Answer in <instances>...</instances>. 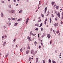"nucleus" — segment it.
<instances>
[{
    "label": "nucleus",
    "instance_id": "obj_41",
    "mask_svg": "<svg viewBox=\"0 0 63 63\" xmlns=\"http://www.w3.org/2000/svg\"><path fill=\"white\" fill-rule=\"evenodd\" d=\"M28 21H27V20H26V24H27V23H28Z\"/></svg>",
    "mask_w": 63,
    "mask_h": 63
},
{
    "label": "nucleus",
    "instance_id": "obj_47",
    "mask_svg": "<svg viewBox=\"0 0 63 63\" xmlns=\"http://www.w3.org/2000/svg\"><path fill=\"white\" fill-rule=\"evenodd\" d=\"M38 19H41V17H39V18H38Z\"/></svg>",
    "mask_w": 63,
    "mask_h": 63
},
{
    "label": "nucleus",
    "instance_id": "obj_27",
    "mask_svg": "<svg viewBox=\"0 0 63 63\" xmlns=\"http://www.w3.org/2000/svg\"><path fill=\"white\" fill-rule=\"evenodd\" d=\"M20 51H21V52H22V49L21 48L20 50Z\"/></svg>",
    "mask_w": 63,
    "mask_h": 63
},
{
    "label": "nucleus",
    "instance_id": "obj_20",
    "mask_svg": "<svg viewBox=\"0 0 63 63\" xmlns=\"http://www.w3.org/2000/svg\"><path fill=\"white\" fill-rule=\"evenodd\" d=\"M8 7L9 8H12V6H11V5H9Z\"/></svg>",
    "mask_w": 63,
    "mask_h": 63
},
{
    "label": "nucleus",
    "instance_id": "obj_44",
    "mask_svg": "<svg viewBox=\"0 0 63 63\" xmlns=\"http://www.w3.org/2000/svg\"><path fill=\"white\" fill-rule=\"evenodd\" d=\"M29 61H30V60H31V58H29Z\"/></svg>",
    "mask_w": 63,
    "mask_h": 63
},
{
    "label": "nucleus",
    "instance_id": "obj_7",
    "mask_svg": "<svg viewBox=\"0 0 63 63\" xmlns=\"http://www.w3.org/2000/svg\"><path fill=\"white\" fill-rule=\"evenodd\" d=\"M22 20V18H20L19 19H18L17 20V21H21V20Z\"/></svg>",
    "mask_w": 63,
    "mask_h": 63
},
{
    "label": "nucleus",
    "instance_id": "obj_49",
    "mask_svg": "<svg viewBox=\"0 0 63 63\" xmlns=\"http://www.w3.org/2000/svg\"><path fill=\"white\" fill-rule=\"evenodd\" d=\"M32 32H30V35H31V33H32Z\"/></svg>",
    "mask_w": 63,
    "mask_h": 63
},
{
    "label": "nucleus",
    "instance_id": "obj_33",
    "mask_svg": "<svg viewBox=\"0 0 63 63\" xmlns=\"http://www.w3.org/2000/svg\"><path fill=\"white\" fill-rule=\"evenodd\" d=\"M55 19L56 21H57V18L56 17L55 18Z\"/></svg>",
    "mask_w": 63,
    "mask_h": 63
},
{
    "label": "nucleus",
    "instance_id": "obj_38",
    "mask_svg": "<svg viewBox=\"0 0 63 63\" xmlns=\"http://www.w3.org/2000/svg\"><path fill=\"white\" fill-rule=\"evenodd\" d=\"M29 18H27V20H27L28 21V20H29Z\"/></svg>",
    "mask_w": 63,
    "mask_h": 63
},
{
    "label": "nucleus",
    "instance_id": "obj_14",
    "mask_svg": "<svg viewBox=\"0 0 63 63\" xmlns=\"http://www.w3.org/2000/svg\"><path fill=\"white\" fill-rule=\"evenodd\" d=\"M6 42H4V43H3V46H4L6 45Z\"/></svg>",
    "mask_w": 63,
    "mask_h": 63
},
{
    "label": "nucleus",
    "instance_id": "obj_13",
    "mask_svg": "<svg viewBox=\"0 0 63 63\" xmlns=\"http://www.w3.org/2000/svg\"><path fill=\"white\" fill-rule=\"evenodd\" d=\"M22 12V10H20V11H19V13H21Z\"/></svg>",
    "mask_w": 63,
    "mask_h": 63
},
{
    "label": "nucleus",
    "instance_id": "obj_63",
    "mask_svg": "<svg viewBox=\"0 0 63 63\" xmlns=\"http://www.w3.org/2000/svg\"><path fill=\"white\" fill-rule=\"evenodd\" d=\"M50 30H51V31H52V29L51 28L50 29Z\"/></svg>",
    "mask_w": 63,
    "mask_h": 63
},
{
    "label": "nucleus",
    "instance_id": "obj_16",
    "mask_svg": "<svg viewBox=\"0 0 63 63\" xmlns=\"http://www.w3.org/2000/svg\"><path fill=\"white\" fill-rule=\"evenodd\" d=\"M17 24H18V23H15V26H16V25H17Z\"/></svg>",
    "mask_w": 63,
    "mask_h": 63
},
{
    "label": "nucleus",
    "instance_id": "obj_24",
    "mask_svg": "<svg viewBox=\"0 0 63 63\" xmlns=\"http://www.w3.org/2000/svg\"><path fill=\"white\" fill-rule=\"evenodd\" d=\"M43 25V23H41L40 24V26H39V27H41Z\"/></svg>",
    "mask_w": 63,
    "mask_h": 63
},
{
    "label": "nucleus",
    "instance_id": "obj_4",
    "mask_svg": "<svg viewBox=\"0 0 63 63\" xmlns=\"http://www.w3.org/2000/svg\"><path fill=\"white\" fill-rule=\"evenodd\" d=\"M59 8V6H56V10H58V9Z\"/></svg>",
    "mask_w": 63,
    "mask_h": 63
},
{
    "label": "nucleus",
    "instance_id": "obj_36",
    "mask_svg": "<svg viewBox=\"0 0 63 63\" xmlns=\"http://www.w3.org/2000/svg\"><path fill=\"white\" fill-rule=\"evenodd\" d=\"M52 43V40H51L50 41V44H51V43Z\"/></svg>",
    "mask_w": 63,
    "mask_h": 63
},
{
    "label": "nucleus",
    "instance_id": "obj_9",
    "mask_svg": "<svg viewBox=\"0 0 63 63\" xmlns=\"http://www.w3.org/2000/svg\"><path fill=\"white\" fill-rule=\"evenodd\" d=\"M55 3V2H53V1H52V2L51 4L52 6H53V5Z\"/></svg>",
    "mask_w": 63,
    "mask_h": 63
},
{
    "label": "nucleus",
    "instance_id": "obj_48",
    "mask_svg": "<svg viewBox=\"0 0 63 63\" xmlns=\"http://www.w3.org/2000/svg\"><path fill=\"white\" fill-rule=\"evenodd\" d=\"M41 31H43V28H41Z\"/></svg>",
    "mask_w": 63,
    "mask_h": 63
},
{
    "label": "nucleus",
    "instance_id": "obj_22",
    "mask_svg": "<svg viewBox=\"0 0 63 63\" xmlns=\"http://www.w3.org/2000/svg\"><path fill=\"white\" fill-rule=\"evenodd\" d=\"M41 16H42V17H44V15H43L42 14H41Z\"/></svg>",
    "mask_w": 63,
    "mask_h": 63
},
{
    "label": "nucleus",
    "instance_id": "obj_23",
    "mask_svg": "<svg viewBox=\"0 0 63 63\" xmlns=\"http://www.w3.org/2000/svg\"><path fill=\"white\" fill-rule=\"evenodd\" d=\"M47 10V7H46L45 9V11H46Z\"/></svg>",
    "mask_w": 63,
    "mask_h": 63
},
{
    "label": "nucleus",
    "instance_id": "obj_62",
    "mask_svg": "<svg viewBox=\"0 0 63 63\" xmlns=\"http://www.w3.org/2000/svg\"><path fill=\"white\" fill-rule=\"evenodd\" d=\"M61 19H63V16H62V17Z\"/></svg>",
    "mask_w": 63,
    "mask_h": 63
},
{
    "label": "nucleus",
    "instance_id": "obj_46",
    "mask_svg": "<svg viewBox=\"0 0 63 63\" xmlns=\"http://www.w3.org/2000/svg\"><path fill=\"white\" fill-rule=\"evenodd\" d=\"M62 23H63V22H62V21H61V24H62Z\"/></svg>",
    "mask_w": 63,
    "mask_h": 63
},
{
    "label": "nucleus",
    "instance_id": "obj_2",
    "mask_svg": "<svg viewBox=\"0 0 63 63\" xmlns=\"http://www.w3.org/2000/svg\"><path fill=\"white\" fill-rule=\"evenodd\" d=\"M47 37H48V39H50V34H48L47 35Z\"/></svg>",
    "mask_w": 63,
    "mask_h": 63
},
{
    "label": "nucleus",
    "instance_id": "obj_25",
    "mask_svg": "<svg viewBox=\"0 0 63 63\" xmlns=\"http://www.w3.org/2000/svg\"><path fill=\"white\" fill-rule=\"evenodd\" d=\"M11 19H12V20H15V19H15V18H13L12 17L11 18Z\"/></svg>",
    "mask_w": 63,
    "mask_h": 63
},
{
    "label": "nucleus",
    "instance_id": "obj_56",
    "mask_svg": "<svg viewBox=\"0 0 63 63\" xmlns=\"http://www.w3.org/2000/svg\"><path fill=\"white\" fill-rule=\"evenodd\" d=\"M56 4H55V5H54V7H55V6H56Z\"/></svg>",
    "mask_w": 63,
    "mask_h": 63
},
{
    "label": "nucleus",
    "instance_id": "obj_28",
    "mask_svg": "<svg viewBox=\"0 0 63 63\" xmlns=\"http://www.w3.org/2000/svg\"><path fill=\"white\" fill-rule=\"evenodd\" d=\"M8 55H9V54H7V55H6V56H5L6 58H7V57H8Z\"/></svg>",
    "mask_w": 63,
    "mask_h": 63
},
{
    "label": "nucleus",
    "instance_id": "obj_43",
    "mask_svg": "<svg viewBox=\"0 0 63 63\" xmlns=\"http://www.w3.org/2000/svg\"><path fill=\"white\" fill-rule=\"evenodd\" d=\"M43 63H45V60H44L43 61Z\"/></svg>",
    "mask_w": 63,
    "mask_h": 63
},
{
    "label": "nucleus",
    "instance_id": "obj_45",
    "mask_svg": "<svg viewBox=\"0 0 63 63\" xmlns=\"http://www.w3.org/2000/svg\"><path fill=\"white\" fill-rule=\"evenodd\" d=\"M14 2H16V0H13Z\"/></svg>",
    "mask_w": 63,
    "mask_h": 63
},
{
    "label": "nucleus",
    "instance_id": "obj_51",
    "mask_svg": "<svg viewBox=\"0 0 63 63\" xmlns=\"http://www.w3.org/2000/svg\"><path fill=\"white\" fill-rule=\"evenodd\" d=\"M16 41V39H15L14 40V42H15Z\"/></svg>",
    "mask_w": 63,
    "mask_h": 63
},
{
    "label": "nucleus",
    "instance_id": "obj_8",
    "mask_svg": "<svg viewBox=\"0 0 63 63\" xmlns=\"http://www.w3.org/2000/svg\"><path fill=\"white\" fill-rule=\"evenodd\" d=\"M47 18L46 19L45 21V24H46V23H47Z\"/></svg>",
    "mask_w": 63,
    "mask_h": 63
},
{
    "label": "nucleus",
    "instance_id": "obj_12",
    "mask_svg": "<svg viewBox=\"0 0 63 63\" xmlns=\"http://www.w3.org/2000/svg\"><path fill=\"white\" fill-rule=\"evenodd\" d=\"M29 53V50H27L26 52V53L27 54H28Z\"/></svg>",
    "mask_w": 63,
    "mask_h": 63
},
{
    "label": "nucleus",
    "instance_id": "obj_32",
    "mask_svg": "<svg viewBox=\"0 0 63 63\" xmlns=\"http://www.w3.org/2000/svg\"><path fill=\"white\" fill-rule=\"evenodd\" d=\"M39 30V29L38 28H36V29H35V30Z\"/></svg>",
    "mask_w": 63,
    "mask_h": 63
},
{
    "label": "nucleus",
    "instance_id": "obj_10",
    "mask_svg": "<svg viewBox=\"0 0 63 63\" xmlns=\"http://www.w3.org/2000/svg\"><path fill=\"white\" fill-rule=\"evenodd\" d=\"M1 17H3V16H4V15H3V13H1Z\"/></svg>",
    "mask_w": 63,
    "mask_h": 63
},
{
    "label": "nucleus",
    "instance_id": "obj_52",
    "mask_svg": "<svg viewBox=\"0 0 63 63\" xmlns=\"http://www.w3.org/2000/svg\"><path fill=\"white\" fill-rule=\"evenodd\" d=\"M53 32H54V33H55V32H54V30H53Z\"/></svg>",
    "mask_w": 63,
    "mask_h": 63
},
{
    "label": "nucleus",
    "instance_id": "obj_1",
    "mask_svg": "<svg viewBox=\"0 0 63 63\" xmlns=\"http://www.w3.org/2000/svg\"><path fill=\"white\" fill-rule=\"evenodd\" d=\"M58 14H57V15L58 16V17H59V18H60V14L59 12L58 13Z\"/></svg>",
    "mask_w": 63,
    "mask_h": 63
},
{
    "label": "nucleus",
    "instance_id": "obj_57",
    "mask_svg": "<svg viewBox=\"0 0 63 63\" xmlns=\"http://www.w3.org/2000/svg\"><path fill=\"white\" fill-rule=\"evenodd\" d=\"M47 1L46 3V5H47Z\"/></svg>",
    "mask_w": 63,
    "mask_h": 63
},
{
    "label": "nucleus",
    "instance_id": "obj_50",
    "mask_svg": "<svg viewBox=\"0 0 63 63\" xmlns=\"http://www.w3.org/2000/svg\"><path fill=\"white\" fill-rule=\"evenodd\" d=\"M4 36H3L2 37V39H4Z\"/></svg>",
    "mask_w": 63,
    "mask_h": 63
},
{
    "label": "nucleus",
    "instance_id": "obj_29",
    "mask_svg": "<svg viewBox=\"0 0 63 63\" xmlns=\"http://www.w3.org/2000/svg\"><path fill=\"white\" fill-rule=\"evenodd\" d=\"M52 62L53 63H56V62H55L53 61V60H52Z\"/></svg>",
    "mask_w": 63,
    "mask_h": 63
},
{
    "label": "nucleus",
    "instance_id": "obj_26",
    "mask_svg": "<svg viewBox=\"0 0 63 63\" xmlns=\"http://www.w3.org/2000/svg\"><path fill=\"white\" fill-rule=\"evenodd\" d=\"M41 3H42V2L40 1L39 2V5H41Z\"/></svg>",
    "mask_w": 63,
    "mask_h": 63
},
{
    "label": "nucleus",
    "instance_id": "obj_34",
    "mask_svg": "<svg viewBox=\"0 0 63 63\" xmlns=\"http://www.w3.org/2000/svg\"><path fill=\"white\" fill-rule=\"evenodd\" d=\"M8 18V19L10 21L11 20V18Z\"/></svg>",
    "mask_w": 63,
    "mask_h": 63
},
{
    "label": "nucleus",
    "instance_id": "obj_30",
    "mask_svg": "<svg viewBox=\"0 0 63 63\" xmlns=\"http://www.w3.org/2000/svg\"><path fill=\"white\" fill-rule=\"evenodd\" d=\"M59 31H57L56 32L57 34H58V33H59Z\"/></svg>",
    "mask_w": 63,
    "mask_h": 63
},
{
    "label": "nucleus",
    "instance_id": "obj_39",
    "mask_svg": "<svg viewBox=\"0 0 63 63\" xmlns=\"http://www.w3.org/2000/svg\"><path fill=\"white\" fill-rule=\"evenodd\" d=\"M41 21V19H39L38 20V22H40V21Z\"/></svg>",
    "mask_w": 63,
    "mask_h": 63
},
{
    "label": "nucleus",
    "instance_id": "obj_11",
    "mask_svg": "<svg viewBox=\"0 0 63 63\" xmlns=\"http://www.w3.org/2000/svg\"><path fill=\"white\" fill-rule=\"evenodd\" d=\"M39 61V60L38 59V58H36V62L37 63L38 61Z\"/></svg>",
    "mask_w": 63,
    "mask_h": 63
},
{
    "label": "nucleus",
    "instance_id": "obj_55",
    "mask_svg": "<svg viewBox=\"0 0 63 63\" xmlns=\"http://www.w3.org/2000/svg\"><path fill=\"white\" fill-rule=\"evenodd\" d=\"M4 37H5V38H6V37H7V35H5Z\"/></svg>",
    "mask_w": 63,
    "mask_h": 63
},
{
    "label": "nucleus",
    "instance_id": "obj_6",
    "mask_svg": "<svg viewBox=\"0 0 63 63\" xmlns=\"http://www.w3.org/2000/svg\"><path fill=\"white\" fill-rule=\"evenodd\" d=\"M54 25L55 26H56H56H58V23H57L54 24Z\"/></svg>",
    "mask_w": 63,
    "mask_h": 63
},
{
    "label": "nucleus",
    "instance_id": "obj_31",
    "mask_svg": "<svg viewBox=\"0 0 63 63\" xmlns=\"http://www.w3.org/2000/svg\"><path fill=\"white\" fill-rule=\"evenodd\" d=\"M11 23H10L8 24V26H10V25H11Z\"/></svg>",
    "mask_w": 63,
    "mask_h": 63
},
{
    "label": "nucleus",
    "instance_id": "obj_64",
    "mask_svg": "<svg viewBox=\"0 0 63 63\" xmlns=\"http://www.w3.org/2000/svg\"><path fill=\"white\" fill-rule=\"evenodd\" d=\"M29 40L30 41H32V40H31V39H30Z\"/></svg>",
    "mask_w": 63,
    "mask_h": 63
},
{
    "label": "nucleus",
    "instance_id": "obj_5",
    "mask_svg": "<svg viewBox=\"0 0 63 63\" xmlns=\"http://www.w3.org/2000/svg\"><path fill=\"white\" fill-rule=\"evenodd\" d=\"M31 53L32 54H34V50H31Z\"/></svg>",
    "mask_w": 63,
    "mask_h": 63
},
{
    "label": "nucleus",
    "instance_id": "obj_58",
    "mask_svg": "<svg viewBox=\"0 0 63 63\" xmlns=\"http://www.w3.org/2000/svg\"><path fill=\"white\" fill-rule=\"evenodd\" d=\"M2 3H4V1H2Z\"/></svg>",
    "mask_w": 63,
    "mask_h": 63
},
{
    "label": "nucleus",
    "instance_id": "obj_37",
    "mask_svg": "<svg viewBox=\"0 0 63 63\" xmlns=\"http://www.w3.org/2000/svg\"><path fill=\"white\" fill-rule=\"evenodd\" d=\"M49 63H51V60L50 59H49Z\"/></svg>",
    "mask_w": 63,
    "mask_h": 63
},
{
    "label": "nucleus",
    "instance_id": "obj_61",
    "mask_svg": "<svg viewBox=\"0 0 63 63\" xmlns=\"http://www.w3.org/2000/svg\"><path fill=\"white\" fill-rule=\"evenodd\" d=\"M43 43V41H41V44H42V43Z\"/></svg>",
    "mask_w": 63,
    "mask_h": 63
},
{
    "label": "nucleus",
    "instance_id": "obj_53",
    "mask_svg": "<svg viewBox=\"0 0 63 63\" xmlns=\"http://www.w3.org/2000/svg\"><path fill=\"white\" fill-rule=\"evenodd\" d=\"M49 11H48L47 12V13L48 14H49Z\"/></svg>",
    "mask_w": 63,
    "mask_h": 63
},
{
    "label": "nucleus",
    "instance_id": "obj_42",
    "mask_svg": "<svg viewBox=\"0 0 63 63\" xmlns=\"http://www.w3.org/2000/svg\"><path fill=\"white\" fill-rule=\"evenodd\" d=\"M38 47L39 48H40L41 47V46H39Z\"/></svg>",
    "mask_w": 63,
    "mask_h": 63
},
{
    "label": "nucleus",
    "instance_id": "obj_54",
    "mask_svg": "<svg viewBox=\"0 0 63 63\" xmlns=\"http://www.w3.org/2000/svg\"><path fill=\"white\" fill-rule=\"evenodd\" d=\"M44 35H42V38H43V37H44Z\"/></svg>",
    "mask_w": 63,
    "mask_h": 63
},
{
    "label": "nucleus",
    "instance_id": "obj_3",
    "mask_svg": "<svg viewBox=\"0 0 63 63\" xmlns=\"http://www.w3.org/2000/svg\"><path fill=\"white\" fill-rule=\"evenodd\" d=\"M12 13L13 14H15V10H11Z\"/></svg>",
    "mask_w": 63,
    "mask_h": 63
},
{
    "label": "nucleus",
    "instance_id": "obj_17",
    "mask_svg": "<svg viewBox=\"0 0 63 63\" xmlns=\"http://www.w3.org/2000/svg\"><path fill=\"white\" fill-rule=\"evenodd\" d=\"M50 23H51V19L50 17Z\"/></svg>",
    "mask_w": 63,
    "mask_h": 63
},
{
    "label": "nucleus",
    "instance_id": "obj_18",
    "mask_svg": "<svg viewBox=\"0 0 63 63\" xmlns=\"http://www.w3.org/2000/svg\"><path fill=\"white\" fill-rule=\"evenodd\" d=\"M38 25H39L38 24H35V26H38Z\"/></svg>",
    "mask_w": 63,
    "mask_h": 63
},
{
    "label": "nucleus",
    "instance_id": "obj_60",
    "mask_svg": "<svg viewBox=\"0 0 63 63\" xmlns=\"http://www.w3.org/2000/svg\"><path fill=\"white\" fill-rule=\"evenodd\" d=\"M38 9L37 10L35 11L36 13V12H37V11H38Z\"/></svg>",
    "mask_w": 63,
    "mask_h": 63
},
{
    "label": "nucleus",
    "instance_id": "obj_35",
    "mask_svg": "<svg viewBox=\"0 0 63 63\" xmlns=\"http://www.w3.org/2000/svg\"><path fill=\"white\" fill-rule=\"evenodd\" d=\"M52 17H54V16L52 14Z\"/></svg>",
    "mask_w": 63,
    "mask_h": 63
},
{
    "label": "nucleus",
    "instance_id": "obj_21",
    "mask_svg": "<svg viewBox=\"0 0 63 63\" xmlns=\"http://www.w3.org/2000/svg\"><path fill=\"white\" fill-rule=\"evenodd\" d=\"M31 35L32 36H35L36 35V33H35L34 34H33V33H32Z\"/></svg>",
    "mask_w": 63,
    "mask_h": 63
},
{
    "label": "nucleus",
    "instance_id": "obj_40",
    "mask_svg": "<svg viewBox=\"0 0 63 63\" xmlns=\"http://www.w3.org/2000/svg\"><path fill=\"white\" fill-rule=\"evenodd\" d=\"M27 48H28V49H30V47H29V46H28Z\"/></svg>",
    "mask_w": 63,
    "mask_h": 63
},
{
    "label": "nucleus",
    "instance_id": "obj_19",
    "mask_svg": "<svg viewBox=\"0 0 63 63\" xmlns=\"http://www.w3.org/2000/svg\"><path fill=\"white\" fill-rule=\"evenodd\" d=\"M27 39L28 40H30L31 39V37L29 36H28Z\"/></svg>",
    "mask_w": 63,
    "mask_h": 63
},
{
    "label": "nucleus",
    "instance_id": "obj_15",
    "mask_svg": "<svg viewBox=\"0 0 63 63\" xmlns=\"http://www.w3.org/2000/svg\"><path fill=\"white\" fill-rule=\"evenodd\" d=\"M34 44L35 46L37 45V42L35 41L34 42Z\"/></svg>",
    "mask_w": 63,
    "mask_h": 63
},
{
    "label": "nucleus",
    "instance_id": "obj_59",
    "mask_svg": "<svg viewBox=\"0 0 63 63\" xmlns=\"http://www.w3.org/2000/svg\"><path fill=\"white\" fill-rule=\"evenodd\" d=\"M62 16H63V12L62 13Z\"/></svg>",
    "mask_w": 63,
    "mask_h": 63
}]
</instances>
